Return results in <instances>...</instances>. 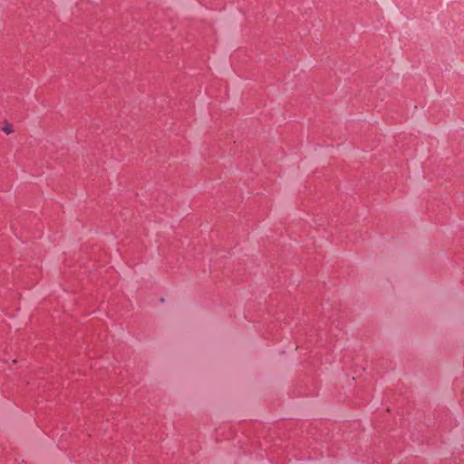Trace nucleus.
Returning a JSON list of instances; mask_svg holds the SVG:
<instances>
[{
	"instance_id": "1",
	"label": "nucleus",
	"mask_w": 464,
	"mask_h": 464,
	"mask_svg": "<svg viewBox=\"0 0 464 464\" xmlns=\"http://www.w3.org/2000/svg\"><path fill=\"white\" fill-rule=\"evenodd\" d=\"M3 131L6 134H11L14 130H13V127L12 125L10 124H5L4 127H3Z\"/></svg>"
}]
</instances>
